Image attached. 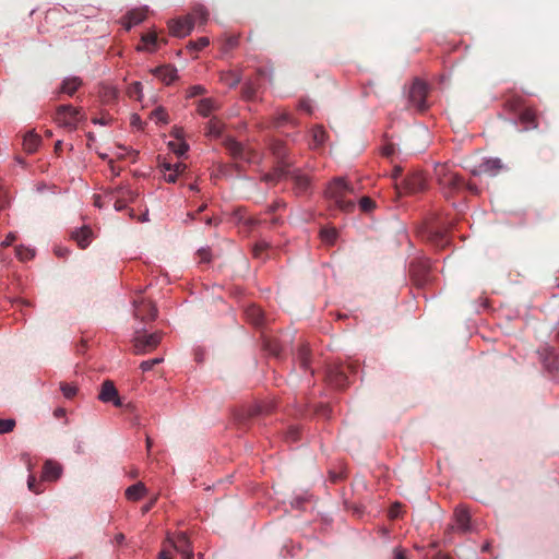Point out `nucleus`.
Segmentation results:
<instances>
[{"label": "nucleus", "instance_id": "nucleus-1", "mask_svg": "<svg viewBox=\"0 0 559 559\" xmlns=\"http://www.w3.org/2000/svg\"><path fill=\"white\" fill-rule=\"evenodd\" d=\"M435 174L437 181L447 198L464 191L465 181L454 173L449 165H437Z\"/></svg>", "mask_w": 559, "mask_h": 559}, {"label": "nucleus", "instance_id": "nucleus-2", "mask_svg": "<svg viewBox=\"0 0 559 559\" xmlns=\"http://www.w3.org/2000/svg\"><path fill=\"white\" fill-rule=\"evenodd\" d=\"M352 193L353 187L342 178L334 179L325 190L326 198L333 201L341 211L347 213L355 209V202L347 199V195Z\"/></svg>", "mask_w": 559, "mask_h": 559}, {"label": "nucleus", "instance_id": "nucleus-3", "mask_svg": "<svg viewBox=\"0 0 559 559\" xmlns=\"http://www.w3.org/2000/svg\"><path fill=\"white\" fill-rule=\"evenodd\" d=\"M358 365L355 361L347 364H334L328 367L325 373L326 382L336 389H344L349 383V374L356 373Z\"/></svg>", "mask_w": 559, "mask_h": 559}, {"label": "nucleus", "instance_id": "nucleus-4", "mask_svg": "<svg viewBox=\"0 0 559 559\" xmlns=\"http://www.w3.org/2000/svg\"><path fill=\"white\" fill-rule=\"evenodd\" d=\"M85 114L81 108H76L72 105H60L56 109L55 120L69 131H74L78 128L80 121L84 120Z\"/></svg>", "mask_w": 559, "mask_h": 559}, {"label": "nucleus", "instance_id": "nucleus-5", "mask_svg": "<svg viewBox=\"0 0 559 559\" xmlns=\"http://www.w3.org/2000/svg\"><path fill=\"white\" fill-rule=\"evenodd\" d=\"M162 334L154 332L146 334L140 330H136L133 337V352L136 355H143L152 352L160 343Z\"/></svg>", "mask_w": 559, "mask_h": 559}, {"label": "nucleus", "instance_id": "nucleus-6", "mask_svg": "<svg viewBox=\"0 0 559 559\" xmlns=\"http://www.w3.org/2000/svg\"><path fill=\"white\" fill-rule=\"evenodd\" d=\"M402 183V187H399L397 183L395 185L399 194H416L424 191L427 186L426 178L420 171L407 175Z\"/></svg>", "mask_w": 559, "mask_h": 559}, {"label": "nucleus", "instance_id": "nucleus-7", "mask_svg": "<svg viewBox=\"0 0 559 559\" xmlns=\"http://www.w3.org/2000/svg\"><path fill=\"white\" fill-rule=\"evenodd\" d=\"M224 145L234 159L254 163L258 158V154L254 151L243 146L233 138H227L224 141Z\"/></svg>", "mask_w": 559, "mask_h": 559}, {"label": "nucleus", "instance_id": "nucleus-8", "mask_svg": "<svg viewBox=\"0 0 559 559\" xmlns=\"http://www.w3.org/2000/svg\"><path fill=\"white\" fill-rule=\"evenodd\" d=\"M134 317L143 322L152 321L157 316L156 307L143 296L133 299Z\"/></svg>", "mask_w": 559, "mask_h": 559}, {"label": "nucleus", "instance_id": "nucleus-9", "mask_svg": "<svg viewBox=\"0 0 559 559\" xmlns=\"http://www.w3.org/2000/svg\"><path fill=\"white\" fill-rule=\"evenodd\" d=\"M428 94V86L420 80H415L409 90V102L419 111L428 108L426 98Z\"/></svg>", "mask_w": 559, "mask_h": 559}, {"label": "nucleus", "instance_id": "nucleus-10", "mask_svg": "<svg viewBox=\"0 0 559 559\" xmlns=\"http://www.w3.org/2000/svg\"><path fill=\"white\" fill-rule=\"evenodd\" d=\"M471 530H472V527H471L469 512L465 507L460 506L454 511V524L451 525L445 531V538H448L450 540L451 539L450 534L453 531H457L460 533H467Z\"/></svg>", "mask_w": 559, "mask_h": 559}, {"label": "nucleus", "instance_id": "nucleus-11", "mask_svg": "<svg viewBox=\"0 0 559 559\" xmlns=\"http://www.w3.org/2000/svg\"><path fill=\"white\" fill-rule=\"evenodd\" d=\"M430 265L428 261L420 260L412 262L409 273L417 286H424L428 282Z\"/></svg>", "mask_w": 559, "mask_h": 559}, {"label": "nucleus", "instance_id": "nucleus-12", "mask_svg": "<svg viewBox=\"0 0 559 559\" xmlns=\"http://www.w3.org/2000/svg\"><path fill=\"white\" fill-rule=\"evenodd\" d=\"M166 543L182 556L193 552L192 544L185 532H179L174 536L168 535Z\"/></svg>", "mask_w": 559, "mask_h": 559}, {"label": "nucleus", "instance_id": "nucleus-13", "mask_svg": "<svg viewBox=\"0 0 559 559\" xmlns=\"http://www.w3.org/2000/svg\"><path fill=\"white\" fill-rule=\"evenodd\" d=\"M194 22L191 15H187L182 19L173 20L169 22L168 27L170 34L176 37H185L193 29Z\"/></svg>", "mask_w": 559, "mask_h": 559}, {"label": "nucleus", "instance_id": "nucleus-14", "mask_svg": "<svg viewBox=\"0 0 559 559\" xmlns=\"http://www.w3.org/2000/svg\"><path fill=\"white\" fill-rule=\"evenodd\" d=\"M98 399L104 403L112 402L118 407L122 405L114 382L109 380L102 384Z\"/></svg>", "mask_w": 559, "mask_h": 559}, {"label": "nucleus", "instance_id": "nucleus-15", "mask_svg": "<svg viewBox=\"0 0 559 559\" xmlns=\"http://www.w3.org/2000/svg\"><path fill=\"white\" fill-rule=\"evenodd\" d=\"M63 468L60 463L47 460L43 465L41 481H57L62 475Z\"/></svg>", "mask_w": 559, "mask_h": 559}, {"label": "nucleus", "instance_id": "nucleus-16", "mask_svg": "<svg viewBox=\"0 0 559 559\" xmlns=\"http://www.w3.org/2000/svg\"><path fill=\"white\" fill-rule=\"evenodd\" d=\"M503 168V165L499 158H488L484 160L477 169H474L472 174L474 176L480 174H488L489 176H496Z\"/></svg>", "mask_w": 559, "mask_h": 559}, {"label": "nucleus", "instance_id": "nucleus-17", "mask_svg": "<svg viewBox=\"0 0 559 559\" xmlns=\"http://www.w3.org/2000/svg\"><path fill=\"white\" fill-rule=\"evenodd\" d=\"M294 191L298 195H304L311 190V180L308 176L297 171L293 174Z\"/></svg>", "mask_w": 559, "mask_h": 559}, {"label": "nucleus", "instance_id": "nucleus-18", "mask_svg": "<svg viewBox=\"0 0 559 559\" xmlns=\"http://www.w3.org/2000/svg\"><path fill=\"white\" fill-rule=\"evenodd\" d=\"M82 84H83V81L79 76L66 78L62 81V83L58 90V93L66 94L68 96H73L75 94V92L82 86Z\"/></svg>", "mask_w": 559, "mask_h": 559}, {"label": "nucleus", "instance_id": "nucleus-19", "mask_svg": "<svg viewBox=\"0 0 559 559\" xmlns=\"http://www.w3.org/2000/svg\"><path fill=\"white\" fill-rule=\"evenodd\" d=\"M153 73L167 85L177 79V70L171 66L157 67L153 70Z\"/></svg>", "mask_w": 559, "mask_h": 559}, {"label": "nucleus", "instance_id": "nucleus-20", "mask_svg": "<svg viewBox=\"0 0 559 559\" xmlns=\"http://www.w3.org/2000/svg\"><path fill=\"white\" fill-rule=\"evenodd\" d=\"M71 238L78 243V246L82 249L86 248L92 240V230L91 228L84 226L80 229H75L71 233Z\"/></svg>", "mask_w": 559, "mask_h": 559}, {"label": "nucleus", "instance_id": "nucleus-21", "mask_svg": "<svg viewBox=\"0 0 559 559\" xmlns=\"http://www.w3.org/2000/svg\"><path fill=\"white\" fill-rule=\"evenodd\" d=\"M247 320L255 326H260L264 322V313L259 306L250 305L245 310Z\"/></svg>", "mask_w": 559, "mask_h": 559}, {"label": "nucleus", "instance_id": "nucleus-22", "mask_svg": "<svg viewBox=\"0 0 559 559\" xmlns=\"http://www.w3.org/2000/svg\"><path fill=\"white\" fill-rule=\"evenodd\" d=\"M328 138L326 131L323 129L322 126H314L311 129V147L312 148H320L325 143V140Z\"/></svg>", "mask_w": 559, "mask_h": 559}, {"label": "nucleus", "instance_id": "nucleus-23", "mask_svg": "<svg viewBox=\"0 0 559 559\" xmlns=\"http://www.w3.org/2000/svg\"><path fill=\"white\" fill-rule=\"evenodd\" d=\"M270 150H271L272 154L275 156V158L277 159L278 164L287 165L284 162L286 154H287V150H286L285 144L282 141H280V140L272 141V143L270 144Z\"/></svg>", "mask_w": 559, "mask_h": 559}, {"label": "nucleus", "instance_id": "nucleus-24", "mask_svg": "<svg viewBox=\"0 0 559 559\" xmlns=\"http://www.w3.org/2000/svg\"><path fill=\"white\" fill-rule=\"evenodd\" d=\"M146 492V487L143 483H136L126 490V497L127 499L131 501H138L140 500L144 493Z\"/></svg>", "mask_w": 559, "mask_h": 559}, {"label": "nucleus", "instance_id": "nucleus-25", "mask_svg": "<svg viewBox=\"0 0 559 559\" xmlns=\"http://www.w3.org/2000/svg\"><path fill=\"white\" fill-rule=\"evenodd\" d=\"M224 130V123L216 117H213L206 127V135L212 138H219Z\"/></svg>", "mask_w": 559, "mask_h": 559}, {"label": "nucleus", "instance_id": "nucleus-26", "mask_svg": "<svg viewBox=\"0 0 559 559\" xmlns=\"http://www.w3.org/2000/svg\"><path fill=\"white\" fill-rule=\"evenodd\" d=\"M146 17L145 10H132L127 14L126 28L130 29L132 26L140 24Z\"/></svg>", "mask_w": 559, "mask_h": 559}, {"label": "nucleus", "instance_id": "nucleus-27", "mask_svg": "<svg viewBox=\"0 0 559 559\" xmlns=\"http://www.w3.org/2000/svg\"><path fill=\"white\" fill-rule=\"evenodd\" d=\"M217 108V104L212 98H204L198 105V112L203 117H209Z\"/></svg>", "mask_w": 559, "mask_h": 559}, {"label": "nucleus", "instance_id": "nucleus-28", "mask_svg": "<svg viewBox=\"0 0 559 559\" xmlns=\"http://www.w3.org/2000/svg\"><path fill=\"white\" fill-rule=\"evenodd\" d=\"M288 165L280 164V166L276 167L272 173H267V174L263 175L262 180L267 183H276L282 177L285 176V174H286L285 168Z\"/></svg>", "mask_w": 559, "mask_h": 559}, {"label": "nucleus", "instance_id": "nucleus-29", "mask_svg": "<svg viewBox=\"0 0 559 559\" xmlns=\"http://www.w3.org/2000/svg\"><path fill=\"white\" fill-rule=\"evenodd\" d=\"M297 361L302 369L306 370L309 368L310 349H309L308 345L301 344L299 346L298 352H297Z\"/></svg>", "mask_w": 559, "mask_h": 559}, {"label": "nucleus", "instance_id": "nucleus-30", "mask_svg": "<svg viewBox=\"0 0 559 559\" xmlns=\"http://www.w3.org/2000/svg\"><path fill=\"white\" fill-rule=\"evenodd\" d=\"M157 34L155 32H150L142 35L143 47H139V49H145L147 51H154L157 47Z\"/></svg>", "mask_w": 559, "mask_h": 559}, {"label": "nucleus", "instance_id": "nucleus-31", "mask_svg": "<svg viewBox=\"0 0 559 559\" xmlns=\"http://www.w3.org/2000/svg\"><path fill=\"white\" fill-rule=\"evenodd\" d=\"M22 147L26 153L35 152V129L27 131L23 135Z\"/></svg>", "mask_w": 559, "mask_h": 559}, {"label": "nucleus", "instance_id": "nucleus-32", "mask_svg": "<svg viewBox=\"0 0 559 559\" xmlns=\"http://www.w3.org/2000/svg\"><path fill=\"white\" fill-rule=\"evenodd\" d=\"M21 461L26 465L29 475L27 478V486L31 491H35V475L32 473V457L28 453H23L21 455Z\"/></svg>", "mask_w": 559, "mask_h": 559}, {"label": "nucleus", "instance_id": "nucleus-33", "mask_svg": "<svg viewBox=\"0 0 559 559\" xmlns=\"http://www.w3.org/2000/svg\"><path fill=\"white\" fill-rule=\"evenodd\" d=\"M428 239L437 247H444L448 243L445 235L441 230H430Z\"/></svg>", "mask_w": 559, "mask_h": 559}, {"label": "nucleus", "instance_id": "nucleus-34", "mask_svg": "<svg viewBox=\"0 0 559 559\" xmlns=\"http://www.w3.org/2000/svg\"><path fill=\"white\" fill-rule=\"evenodd\" d=\"M114 193H118L127 202V204L130 202H134L138 197V194L133 190L123 187H118L114 189L112 194Z\"/></svg>", "mask_w": 559, "mask_h": 559}, {"label": "nucleus", "instance_id": "nucleus-35", "mask_svg": "<svg viewBox=\"0 0 559 559\" xmlns=\"http://www.w3.org/2000/svg\"><path fill=\"white\" fill-rule=\"evenodd\" d=\"M520 119L523 123L530 126V127H533V128H536L537 127V122H536V114L534 110L530 109V108H526L524 109L521 115H520Z\"/></svg>", "mask_w": 559, "mask_h": 559}, {"label": "nucleus", "instance_id": "nucleus-36", "mask_svg": "<svg viewBox=\"0 0 559 559\" xmlns=\"http://www.w3.org/2000/svg\"><path fill=\"white\" fill-rule=\"evenodd\" d=\"M15 254H16V258L22 262L29 261L35 255V253L32 249L25 248L23 246H19L15 248Z\"/></svg>", "mask_w": 559, "mask_h": 559}, {"label": "nucleus", "instance_id": "nucleus-37", "mask_svg": "<svg viewBox=\"0 0 559 559\" xmlns=\"http://www.w3.org/2000/svg\"><path fill=\"white\" fill-rule=\"evenodd\" d=\"M60 390L64 397L73 399L78 393V386L73 383L61 382Z\"/></svg>", "mask_w": 559, "mask_h": 559}, {"label": "nucleus", "instance_id": "nucleus-38", "mask_svg": "<svg viewBox=\"0 0 559 559\" xmlns=\"http://www.w3.org/2000/svg\"><path fill=\"white\" fill-rule=\"evenodd\" d=\"M221 80L229 87H235L241 79L237 73L226 72L221 75Z\"/></svg>", "mask_w": 559, "mask_h": 559}, {"label": "nucleus", "instance_id": "nucleus-39", "mask_svg": "<svg viewBox=\"0 0 559 559\" xmlns=\"http://www.w3.org/2000/svg\"><path fill=\"white\" fill-rule=\"evenodd\" d=\"M322 240L328 245H333L337 238V231L334 228H324L320 233Z\"/></svg>", "mask_w": 559, "mask_h": 559}, {"label": "nucleus", "instance_id": "nucleus-40", "mask_svg": "<svg viewBox=\"0 0 559 559\" xmlns=\"http://www.w3.org/2000/svg\"><path fill=\"white\" fill-rule=\"evenodd\" d=\"M10 204V194L3 181L0 179V211L7 209Z\"/></svg>", "mask_w": 559, "mask_h": 559}, {"label": "nucleus", "instance_id": "nucleus-41", "mask_svg": "<svg viewBox=\"0 0 559 559\" xmlns=\"http://www.w3.org/2000/svg\"><path fill=\"white\" fill-rule=\"evenodd\" d=\"M151 118L154 119L156 122H162V123L168 122V114L162 107L154 109L151 112Z\"/></svg>", "mask_w": 559, "mask_h": 559}, {"label": "nucleus", "instance_id": "nucleus-42", "mask_svg": "<svg viewBox=\"0 0 559 559\" xmlns=\"http://www.w3.org/2000/svg\"><path fill=\"white\" fill-rule=\"evenodd\" d=\"M190 15L192 16L194 23L195 21H199L201 24H204L209 17L207 11L202 7L197 8Z\"/></svg>", "mask_w": 559, "mask_h": 559}, {"label": "nucleus", "instance_id": "nucleus-43", "mask_svg": "<svg viewBox=\"0 0 559 559\" xmlns=\"http://www.w3.org/2000/svg\"><path fill=\"white\" fill-rule=\"evenodd\" d=\"M108 197L114 201V207L116 211H122L127 207V202L118 193L112 194V190L108 193Z\"/></svg>", "mask_w": 559, "mask_h": 559}, {"label": "nucleus", "instance_id": "nucleus-44", "mask_svg": "<svg viewBox=\"0 0 559 559\" xmlns=\"http://www.w3.org/2000/svg\"><path fill=\"white\" fill-rule=\"evenodd\" d=\"M210 44V40L207 37H200L198 40L195 41H190L188 44V48L189 49H193L195 51H200L202 50L203 48H205L207 45Z\"/></svg>", "mask_w": 559, "mask_h": 559}, {"label": "nucleus", "instance_id": "nucleus-45", "mask_svg": "<svg viewBox=\"0 0 559 559\" xmlns=\"http://www.w3.org/2000/svg\"><path fill=\"white\" fill-rule=\"evenodd\" d=\"M15 427V420L8 418V419H0V435L11 432Z\"/></svg>", "mask_w": 559, "mask_h": 559}, {"label": "nucleus", "instance_id": "nucleus-46", "mask_svg": "<svg viewBox=\"0 0 559 559\" xmlns=\"http://www.w3.org/2000/svg\"><path fill=\"white\" fill-rule=\"evenodd\" d=\"M293 122V118L287 111H282L274 118V126L281 127L284 123Z\"/></svg>", "mask_w": 559, "mask_h": 559}, {"label": "nucleus", "instance_id": "nucleus-47", "mask_svg": "<svg viewBox=\"0 0 559 559\" xmlns=\"http://www.w3.org/2000/svg\"><path fill=\"white\" fill-rule=\"evenodd\" d=\"M163 361V358H154L144 360L141 362L140 368L143 372L150 371L153 369L154 366L160 364Z\"/></svg>", "mask_w": 559, "mask_h": 559}, {"label": "nucleus", "instance_id": "nucleus-48", "mask_svg": "<svg viewBox=\"0 0 559 559\" xmlns=\"http://www.w3.org/2000/svg\"><path fill=\"white\" fill-rule=\"evenodd\" d=\"M359 206L362 212H370L374 207V202L368 197H364L359 201Z\"/></svg>", "mask_w": 559, "mask_h": 559}, {"label": "nucleus", "instance_id": "nucleus-49", "mask_svg": "<svg viewBox=\"0 0 559 559\" xmlns=\"http://www.w3.org/2000/svg\"><path fill=\"white\" fill-rule=\"evenodd\" d=\"M266 349L270 352V354L278 357L281 354V347L275 341H269L265 343Z\"/></svg>", "mask_w": 559, "mask_h": 559}, {"label": "nucleus", "instance_id": "nucleus-50", "mask_svg": "<svg viewBox=\"0 0 559 559\" xmlns=\"http://www.w3.org/2000/svg\"><path fill=\"white\" fill-rule=\"evenodd\" d=\"M197 254L200 263H207L211 261V252L207 248L200 249Z\"/></svg>", "mask_w": 559, "mask_h": 559}, {"label": "nucleus", "instance_id": "nucleus-51", "mask_svg": "<svg viewBox=\"0 0 559 559\" xmlns=\"http://www.w3.org/2000/svg\"><path fill=\"white\" fill-rule=\"evenodd\" d=\"M141 92H142V84L140 82H134L133 84H131V86L129 88V95L131 97L140 98Z\"/></svg>", "mask_w": 559, "mask_h": 559}, {"label": "nucleus", "instance_id": "nucleus-52", "mask_svg": "<svg viewBox=\"0 0 559 559\" xmlns=\"http://www.w3.org/2000/svg\"><path fill=\"white\" fill-rule=\"evenodd\" d=\"M92 122L95 124L108 126L112 122V117L109 115H104L102 117H95L92 119Z\"/></svg>", "mask_w": 559, "mask_h": 559}, {"label": "nucleus", "instance_id": "nucleus-53", "mask_svg": "<svg viewBox=\"0 0 559 559\" xmlns=\"http://www.w3.org/2000/svg\"><path fill=\"white\" fill-rule=\"evenodd\" d=\"M204 93H205V88L201 85H194L189 88V97L203 95Z\"/></svg>", "mask_w": 559, "mask_h": 559}, {"label": "nucleus", "instance_id": "nucleus-54", "mask_svg": "<svg viewBox=\"0 0 559 559\" xmlns=\"http://www.w3.org/2000/svg\"><path fill=\"white\" fill-rule=\"evenodd\" d=\"M185 168H186V166L183 164H181V163H177L174 166H171L170 164L165 165V169L166 170L173 171V173H175L177 175L179 173L183 171Z\"/></svg>", "mask_w": 559, "mask_h": 559}, {"label": "nucleus", "instance_id": "nucleus-55", "mask_svg": "<svg viewBox=\"0 0 559 559\" xmlns=\"http://www.w3.org/2000/svg\"><path fill=\"white\" fill-rule=\"evenodd\" d=\"M465 190L475 195L479 194L478 187L472 182H465L464 191Z\"/></svg>", "mask_w": 559, "mask_h": 559}, {"label": "nucleus", "instance_id": "nucleus-56", "mask_svg": "<svg viewBox=\"0 0 559 559\" xmlns=\"http://www.w3.org/2000/svg\"><path fill=\"white\" fill-rule=\"evenodd\" d=\"M400 509H401V504L399 503H395L394 506L391 507L390 509V512H389V515L391 519H395L400 515Z\"/></svg>", "mask_w": 559, "mask_h": 559}, {"label": "nucleus", "instance_id": "nucleus-57", "mask_svg": "<svg viewBox=\"0 0 559 559\" xmlns=\"http://www.w3.org/2000/svg\"><path fill=\"white\" fill-rule=\"evenodd\" d=\"M266 248V245L265 243H258L254 246L253 248V254L254 257L257 258H260L261 257V253L262 251Z\"/></svg>", "mask_w": 559, "mask_h": 559}, {"label": "nucleus", "instance_id": "nucleus-58", "mask_svg": "<svg viewBox=\"0 0 559 559\" xmlns=\"http://www.w3.org/2000/svg\"><path fill=\"white\" fill-rule=\"evenodd\" d=\"M188 148H189V146H188L186 143H180V144L178 145V148H174V150H175V152H176L179 156H181V155H183V154L188 151Z\"/></svg>", "mask_w": 559, "mask_h": 559}, {"label": "nucleus", "instance_id": "nucleus-59", "mask_svg": "<svg viewBox=\"0 0 559 559\" xmlns=\"http://www.w3.org/2000/svg\"><path fill=\"white\" fill-rule=\"evenodd\" d=\"M15 240L14 234H9L7 238L1 242L2 247H9Z\"/></svg>", "mask_w": 559, "mask_h": 559}, {"label": "nucleus", "instance_id": "nucleus-60", "mask_svg": "<svg viewBox=\"0 0 559 559\" xmlns=\"http://www.w3.org/2000/svg\"><path fill=\"white\" fill-rule=\"evenodd\" d=\"M158 559H173V555H171V551L170 550H167L166 548H164L159 555H158Z\"/></svg>", "mask_w": 559, "mask_h": 559}, {"label": "nucleus", "instance_id": "nucleus-61", "mask_svg": "<svg viewBox=\"0 0 559 559\" xmlns=\"http://www.w3.org/2000/svg\"><path fill=\"white\" fill-rule=\"evenodd\" d=\"M288 438L293 441H296L298 439V429L297 428H290L288 431Z\"/></svg>", "mask_w": 559, "mask_h": 559}, {"label": "nucleus", "instance_id": "nucleus-62", "mask_svg": "<svg viewBox=\"0 0 559 559\" xmlns=\"http://www.w3.org/2000/svg\"><path fill=\"white\" fill-rule=\"evenodd\" d=\"M299 107H300L302 110L307 111L308 114H311V106H310V104H309L308 102H306V100H301V102L299 103Z\"/></svg>", "mask_w": 559, "mask_h": 559}, {"label": "nucleus", "instance_id": "nucleus-63", "mask_svg": "<svg viewBox=\"0 0 559 559\" xmlns=\"http://www.w3.org/2000/svg\"><path fill=\"white\" fill-rule=\"evenodd\" d=\"M53 416H55L56 418L64 417V416H66V409H64V408H62V407H58V408H56V409H55V412H53Z\"/></svg>", "mask_w": 559, "mask_h": 559}, {"label": "nucleus", "instance_id": "nucleus-64", "mask_svg": "<svg viewBox=\"0 0 559 559\" xmlns=\"http://www.w3.org/2000/svg\"><path fill=\"white\" fill-rule=\"evenodd\" d=\"M394 559H406L405 551L402 549H395Z\"/></svg>", "mask_w": 559, "mask_h": 559}]
</instances>
